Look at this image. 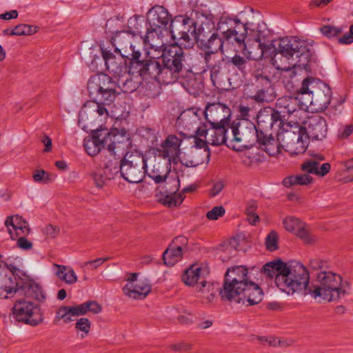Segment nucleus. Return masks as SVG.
<instances>
[{
    "label": "nucleus",
    "instance_id": "3",
    "mask_svg": "<svg viewBox=\"0 0 353 353\" xmlns=\"http://www.w3.org/2000/svg\"><path fill=\"white\" fill-rule=\"evenodd\" d=\"M277 41L278 54L273 59L277 70L288 71L296 68L307 70L312 46L297 37H283Z\"/></svg>",
    "mask_w": 353,
    "mask_h": 353
},
{
    "label": "nucleus",
    "instance_id": "25",
    "mask_svg": "<svg viewBox=\"0 0 353 353\" xmlns=\"http://www.w3.org/2000/svg\"><path fill=\"white\" fill-rule=\"evenodd\" d=\"M147 21L151 30L157 32V29L167 27L171 21V16L164 7L155 6L148 12Z\"/></svg>",
    "mask_w": 353,
    "mask_h": 353
},
{
    "label": "nucleus",
    "instance_id": "23",
    "mask_svg": "<svg viewBox=\"0 0 353 353\" xmlns=\"http://www.w3.org/2000/svg\"><path fill=\"white\" fill-rule=\"evenodd\" d=\"M210 274V268L205 263H196L188 268L182 275L183 282L188 286L196 287L199 281L205 280Z\"/></svg>",
    "mask_w": 353,
    "mask_h": 353
},
{
    "label": "nucleus",
    "instance_id": "40",
    "mask_svg": "<svg viewBox=\"0 0 353 353\" xmlns=\"http://www.w3.org/2000/svg\"><path fill=\"white\" fill-rule=\"evenodd\" d=\"M204 60L206 67L211 70L212 74H216L219 72L222 58L220 57L219 52L205 50Z\"/></svg>",
    "mask_w": 353,
    "mask_h": 353
},
{
    "label": "nucleus",
    "instance_id": "6",
    "mask_svg": "<svg viewBox=\"0 0 353 353\" xmlns=\"http://www.w3.org/2000/svg\"><path fill=\"white\" fill-rule=\"evenodd\" d=\"M332 92L330 86L319 79L306 78L298 92L302 106L312 105L316 110H324L331 102Z\"/></svg>",
    "mask_w": 353,
    "mask_h": 353
},
{
    "label": "nucleus",
    "instance_id": "13",
    "mask_svg": "<svg viewBox=\"0 0 353 353\" xmlns=\"http://www.w3.org/2000/svg\"><path fill=\"white\" fill-rule=\"evenodd\" d=\"M145 172L156 183L166 182L171 172V161L151 152L145 157Z\"/></svg>",
    "mask_w": 353,
    "mask_h": 353
},
{
    "label": "nucleus",
    "instance_id": "50",
    "mask_svg": "<svg viewBox=\"0 0 353 353\" xmlns=\"http://www.w3.org/2000/svg\"><path fill=\"white\" fill-rule=\"evenodd\" d=\"M38 31V28L28 24H19L16 26L10 32V35L23 36L31 35Z\"/></svg>",
    "mask_w": 353,
    "mask_h": 353
},
{
    "label": "nucleus",
    "instance_id": "31",
    "mask_svg": "<svg viewBox=\"0 0 353 353\" xmlns=\"http://www.w3.org/2000/svg\"><path fill=\"white\" fill-rule=\"evenodd\" d=\"M219 290V286L217 283H213L205 279L201 281L199 284L196 286V292L199 294V296L206 299L208 302H210L216 292Z\"/></svg>",
    "mask_w": 353,
    "mask_h": 353
},
{
    "label": "nucleus",
    "instance_id": "16",
    "mask_svg": "<svg viewBox=\"0 0 353 353\" xmlns=\"http://www.w3.org/2000/svg\"><path fill=\"white\" fill-rule=\"evenodd\" d=\"M210 152L203 139L196 137L194 144L187 151L184 152L179 160L187 167H196L210 161Z\"/></svg>",
    "mask_w": 353,
    "mask_h": 353
},
{
    "label": "nucleus",
    "instance_id": "9",
    "mask_svg": "<svg viewBox=\"0 0 353 353\" xmlns=\"http://www.w3.org/2000/svg\"><path fill=\"white\" fill-rule=\"evenodd\" d=\"M141 41L142 37L138 30L118 31L112 37V43L114 47L115 52L119 53L122 58L128 59L130 61L140 58Z\"/></svg>",
    "mask_w": 353,
    "mask_h": 353
},
{
    "label": "nucleus",
    "instance_id": "44",
    "mask_svg": "<svg viewBox=\"0 0 353 353\" xmlns=\"http://www.w3.org/2000/svg\"><path fill=\"white\" fill-rule=\"evenodd\" d=\"M269 31L265 24L261 21L254 28L253 30H249L247 36H250L254 40V41H265V39L268 35Z\"/></svg>",
    "mask_w": 353,
    "mask_h": 353
},
{
    "label": "nucleus",
    "instance_id": "64",
    "mask_svg": "<svg viewBox=\"0 0 353 353\" xmlns=\"http://www.w3.org/2000/svg\"><path fill=\"white\" fill-rule=\"evenodd\" d=\"M296 179L298 185H307L313 182V178L306 173L296 174Z\"/></svg>",
    "mask_w": 353,
    "mask_h": 353
},
{
    "label": "nucleus",
    "instance_id": "54",
    "mask_svg": "<svg viewBox=\"0 0 353 353\" xmlns=\"http://www.w3.org/2000/svg\"><path fill=\"white\" fill-rule=\"evenodd\" d=\"M11 280L6 276H0V298L8 299V294L12 292Z\"/></svg>",
    "mask_w": 353,
    "mask_h": 353
},
{
    "label": "nucleus",
    "instance_id": "2",
    "mask_svg": "<svg viewBox=\"0 0 353 353\" xmlns=\"http://www.w3.org/2000/svg\"><path fill=\"white\" fill-rule=\"evenodd\" d=\"M220 294L223 300L245 306L258 304L263 296L262 290L250 279L248 270L244 265H236L228 269Z\"/></svg>",
    "mask_w": 353,
    "mask_h": 353
},
{
    "label": "nucleus",
    "instance_id": "55",
    "mask_svg": "<svg viewBox=\"0 0 353 353\" xmlns=\"http://www.w3.org/2000/svg\"><path fill=\"white\" fill-rule=\"evenodd\" d=\"M91 327L90 321L85 317H81L78 319L75 323V328L82 332L81 336V338H85L90 332Z\"/></svg>",
    "mask_w": 353,
    "mask_h": 353
},
{
    "label": "nucleus",
    "instance_id": "38",
    "mask_svg": "<svg viewBox=\"0 0 353 353\" xmlns=\"http://www.w3.org/2000/svg\"><path fill=\"white\" fill-rule=\"evenodd\" d=\"M242 18L241 24L245 29V39L249 30H253L257 23L261 22L259 14H256L252 9L244 11L241 13Z\"/></svg>",
    "mask_w": 353,
    "mask_h": 353
},
{
    "label": "nucleus",
    "instance_id": "20",
    "mask_svg": "<svg viewBox=\"0 0 353 353\" xmlns=\"http://www.w3.org/2000/svg\"><path fill=\"white\" fill-rule=\"evenodd\" d=\"M284 228L289 232L299 237L304 244L315 243L318 237L313 234L305 223L297 217L288 216L283 219Z\"/></svg>",
    "mask_w": 353,
    "mask_h": 353
},
{
    "label": "nucleus",
    "instance_id": "39",
    "mask_svg": "<svg viewBox=\"0 0 353 353\" xmlns=\"http://www.w3.org/2000/svg\"><path fill=\"white\" fill-rule=\"evenodd\" d=\"M183 249L181 246L171 245L163 254L165 265L172 266L182 259Z\"/></svg>",
    "mask_w": 353,
    "mask_h": 353
},
{
    "label": "nucleus",
    "instance_id": "33",
    "mask_svg": "<svg viewBox=\"0 0 353 353\" xmlns=\"http://www.w3.org/2000/svg\"><path fill=\"white\" fill-rule=\"evenodd\" d=\"M298 102V96L296 98L289 96L279 98L276 101L277 114H283V117L292 114L296 111Z\"/></svg>",
    "mask_w": 353,
    "mask_h": 353
},
{
    "label": "nucleus",
    "instance_id": "57",
    "mask_svg": "<svg viewBox=\"0 0 353 353\" xmlns=\"http://www.w3.org/2000/svg\"><path fill=\"white\" fill-rule=\"evenodd\" d=\"M224 214L225 209L223 206H215L211 210L207 212L206 217L209 220L214 221L223 216Z\"/></svg>",
    "mask_w": 353,
    "mask_h": 353
},
{
    "label": "nucleus",
    "instance_id": "41",
    "mask_svg": "<svg viewBox=\"0 0 353 353\" xmlns=\"http://www.w3.org/2000/svg\"><path fill=\"white\" fill-rule=\"evenodd\" d=\"M74 316H79L75 305L72 306H62L57 310L54 321L56 323H58L62 320L65 323H68L74 321L72 318Z\"/></svg>",
    "mask_w": 353,
    "mask_h": 353
},
{
    "label": "nucleus",
    "instance_id": "21",
    "mask_svg": "<svg viewBox=\"0 0 353 353\" xmlns=\"http://www.w3.org/2000/svg\"><path fill=\"white\" fill-rule=\"evenodd\" d=\"M308 137L301 131H287L282 134L281 144L292 155H298L305 152L308 145Z\"/></svg>",
    "mask_w": 353,
    "mask_h": 353
},
{
    "label": "nucleus",
    "instance_id": "62",
    "mask_svg": "<svg viewBox=\"0 0 353 353\" xmlns=\"http://www.w3.org/2000/svg\"><path fill=\"white\" fill-rule=\"evenodd\" d=\"M17 246L23 250H30L33 247V243L24 236L19 237L17 241Z\"/></svg>",
    "mask_w": 353,
    "mask_h": 353
},
{
    "label": "nucleus",
    "instance_id": "60",
    "mask_svg": "<svg viewBox=\"0 0 353 353\" xmlns=\"http://www.w3.org/2000/svg\"><path fill=\"white\" fill-rule=\"evenodd\" d=\"M119 83V87H121L122 90L125 92H132L137 88V83L130 79H127L125 81H120Z\"/></svg>",
    "mask_w": 353,
    "mask_h": 353
},
{
    "label": "nucleus",
    "instance_id": "58",
    "mask_svg": "<svg viewBox=\"0 0 353 353\" xmlns=\"http://www.w3.org/2000/svg\"><path fill=\"white\" fill-rule=\"evenodd\" d=\"M321 32L327 37L331 38L339 34L341 32V28L332 26H324L321 28Z\"/></svg>",
    "mask_w": 353,
    "mask_h": 353
},
{
    "label": "nucleus",
    "instance_id": "10",
    "mask_svg": "<svg viewBox=\"0 0 353 353\" xmlns=\"http://www.w3.org/2000/svg\"><path fill=\"white\" fill-rule=\"evenodd\" d=\"M230 144L233 148H250L258 140V130L250 121L241 120L230 125Z\"/></svg>",
    "mask_w": 353,
    "mask_h": 353
},
{
    "label": "nucleus",
    "instance_id": "14",
    "mask_svg": "<svg viewBox=\"0 0 353 353\" xmlns=\"http://www.w3.org/2000/svg\"><path fill=\"white\" fill-rule=\"evenodd\" d=\"M148 58L144 60H140V58L133 59L130 63V70L132 73H137L141 77H151L159 82L163 83L162 71L163 67L157 55L149 51Z\"/></svg>",
    "mask_w": 353,
    "mask_h": 353
},
{
    "label": "nucleus",
    "instance_id": "48",
    "mask_svg": "<svg viewBox=\"0 0 353 353\" xmlns=\"http://www.w3.org/2000/svg\"><path fill=\"white\" fill-rule=\"evenodd\" d=\"M285 263L281 261H274L265 263L263 266V271L270 277L276 276V274L280 273L284 266Z\"/></svg>",
    "mask_w": 353,
    "mask_h": 353
},
{
    "label": "nucleus",
    "instance_id": "56",
    "mask_svg": "<svg viewBox=\"0 0 353 353\" xmlns=\"http://www.w3.org/2000/svg\"><path fill=\"white\" fill-rule=\"evenodd\" d=\"M32 179L35 183L41 184H47L53 180L50 173L43 170H35L32 174Z\"/></svg>",
    "mask_w": 353,
    "mask_h": 353
},
{
    "label": "nucleus",
    "instance_id": "11",
    "mask_svg": "<svg viewBox=\"0 0 353 353\" xmlns=\"http://www.w3.org/2000/svg\"><path fill=\"white\" fill-rule=\"evenodd\" d=\"M145 173V157L139 153H127L121 162L120 174L132 183L141 182Z\"/></svg>",
    "mask_w": 353,
    "mask_h": 353
},
{
    "label": "nucleus",
    "instance_id": "28",
    "mask_svg": "<svg viewBox=\"0 0 353 353\" xmlns=\"http://www.w3.org/2000/svg\"><path fill=\"white\" fill-rule=\"evenodd\" d=\"M258 128L261 133L272 129L279 119V115L273 109L267 108L259 112L256 115Z\"/></svg>",
    "mask_w": 353,
    "mask_h": 353
},
{
    "label": "nucleus",
    "instance_id": "42",
    "mask_svg": "<svg viewBox=\"0 0 353 353\" xmlns=\"http://www.w3.org/2000/svg\"><path fill=\"white\" fill-rule=\"evenodd\" d=\"M75 307L78 316H84L88 313L98 314L102 311L101 305L96 301H88L75 305Z\"/></svg>",
    "mask_w": 353,
    "mask_h": 353
},
{
    "label": "nucleus",
    "instance_id": "8",
    "mask_svg": "<svg viewBox=\"0 0 353 353\" xmlns=\"http://www.w3.org/2000/svg\"><path fill=\"white\" fill-rule=\"evenodd\" d=\"M310 281L307 268L297 261L285 263L280 273L276 274L275 283L288 294L306 290Z\"/></svg>",
    "mask_w": 353,
    "mask_h": 353
},
{
    "label": "nucleus",
    "instance_id": "18",
    "mask_svg": "<svg viewBox=\"0 0 353 353\" xmlns=\"http://www.w3.org/2000/svg\"><path fill=\"white\" fill-rule=\"evenodd\" d=\"M151 290L150 282L145 279L139 278L137 273L129 274L126 283L122 288L124 295L134 300L145 299Z\"/></svg>",
    "mask_w": 353,
    "mask_h": 353
},
{
    "label": "nucleus",
    "instance_id": "53",
    "mask_svg": "<svg viewBox=\"0 0 353 353\" xmlns=\"http://www.w3.org/2000/svg\"><path fill=\"white\" fill-rule=\"evenodd\" d=\"M279 234L275 230H272L267 235L265 241V248L268 251L274 252L279 248Z\"/></svg>",
    "mask_w": 353,
    "mask_h": 353
},
{
    "label": "nucleus",
    "instance_id": "4",
    "mask_svg": "<svg viewBox=\"0 0 353 353\" xmlns=\"http://www.w3.org/2000/svg\"><path fill=\"white\" fill-rule=\"evenodd\" d=\"M24 294L23 298H19L12 307V314L18 321L31 325H36L42 321V315L39 307L32 302L37 299L42 301L44 296L40 288L36 285L24 286L22 290H15L14 294L19 296Z\"/></svg>",
    "mask_w": 353,
    "mask_h": 353
},
{
    "label": "nucleus",
    "instance_id": "36",
    "mask_svg": "<svg viewBox=\"0 0 353 353\" xmlns=\"http://www.w3.org/2000/svg\"><path fill=\"white\" fill-rule=\"evenodd\" d=\"M145 41L150 46V51L154 50L153 54L160 57L161 54L168 50V47L165 46L161 39H160L156 32L148 30Z\"/></svg>",
    "mask_w": 353,
    "mask_h": 353
},
{
    "label": "nucleus",
    "instance_id": "43",
    "mask_svg": "<svg viewBox=\"0 0 353 353\" xmlns=\"http://www.w3.org/2000/svg\"><path fill=\"white\" fill-rule=\"evenodd\" d=\"M282 134L279 135L278 139L273 137H265L263 141V150L270 156H275L280 152Z\"/></svg>",
    "mask_w": 353,
    "mask_h": 353
},
{
    "label": "nucleus",
    "instance_id": "35",
    "mask_svg": "<svg viewBox=\"0 0 353 353\" xmlns=\"http://www.w3.org/2000/svg\"><path fill=\"white\" fill-rule=\"evenodd\" d=\"M186 22L183 19L182 22L172 23L170 25V34L172 38L174 41L180 43L181 45L183 42H188L190 41V37L188 31H186Z\"/></svg>",
    "mask_w": 353,
    "mask_h": 353
},
{
    "label": "nucleus",
    "instance_id": "29",
    "mask_svg": "<svg viewBox=\"0 0 353 353\" xmlns=\"http://www.w3.org/2000/svg\"><path fill=\"white\" fill-rule=\"evenodd\" d=\"M242 48L243 54L249 60L258 61L264 55L265 52L269 48L268 45L264 41H254V43L246 46L245 41L243 45H236Z\"/></svg>",
    "mask_w": 353,
    "mask_h": 353
},
{
    "label": "nucleus",
    "instance_id": "26",
    "mask_svg": "<svg viewBox=\"0 0 353 353\" xmlns=\"http://www.w3.org/2000/svg\"><path fill=\"white\" fill-rule=\"evenodd\" d=\"M305 130L308 139L322 140L326 137L327 124L325 119L320 116H314L306 122Z\"/></svg>",
    "mask_w": 353,
    "mask_h": 353
},
{
    "label": "nucleus",
    "instance_id": "49",
    "mask_svg": "<svg viewBox=\"0 0 353 353\" xmlns=\"http://www.w3.org/2000/svg\"><path fill=\"white\" fill-rule=\"evenodd\" d=\"M120 166L121 163L117 159L109 161L103 168V172L105 175V178H108L110 180L113 179L115 175L120 172Z\"/></svg>",
    "mask_w": 353,
    "mask_h": 353
},
{
    "label": "nucleus",
    "instance_id": "22",
    "mask_svg": "<svg viewBox=\"0 0 353 353\" xmlns=\"http://www.w3.org/2000/svg\"><path fill=\"white\" fill-rule=\"evenodd\" d=\"M181 141L176 135H169L159 147L152 148L150 152L175 162L179 158Z\"/></svg>",
    "mask_w": 353,
    "mask_h": 353
},
{
    "label": "nucleus",
    "instance_id": "34",
    "mask_svg": "<svg viewBox=\"0 0 353 353\" xmlns=\"http://www.w3.org/2000/svg\"><path fill=\"white\" fill-rule=\"evenodd\" d=\"M52 267L54 274L61 281L69 285L74 284L77 281V276L70 266L54 263Z\"/></svg>",
    "mask_w": 353,
    "mask_h": 353
},
{
    "label": "nucleus",
    "instance_id": "7",
    "mask_svg": "<svg viewBox=\"0 0 353 353\" xmlns=\"http://www.w3.org/2000/svg\"><path fill=\"white\" fill-rule=\"evenodd\" d=\"M162 58L163 83L174 82L183 68L192 71L196 67V60L189 54H185L178 46H168L165 52L160 56Z\"/></svg>",
    "mask_w": 353,
    "mask_h": 353
},
{
    "label": "nucleus",
    "instance_id": "32",
    "mask_svg": "<svg viewBox=\"0 0 353 353\" xmlns=\"http://www.w3.org/2000/svg\"><path fill=\"white\" fill-rule=\"evenodd\" d=\"M103 57L105 62L107 69L114 74L119 75L126 69V64L123 61V58L117 59L109 52H103Z\"/></svg>",
    "mask_w": 353,
    "mask_h": 353
},
{
    "label": "nucleus",
    "instance_id": "17",
    "mask_svg": "<svg viewBox=\"0 0 353 353\" xmlns=\"http://www.w3.org/2000/svg\"><path fill=\"white\" fill-rule=\"evenodd\" d=\"M196 137L203 139L205 145H219L223 143L230 144L229 124L211 125L208 128L205 126L196 128Z\"/></svg>",
    "mask_w": 353,
    "mask_h": 353
},
{
    "label": "nucleus",
    "instance_id": "46",
    "mask_svg": "<svg viewBox=\"0 0 353 353\" xmlns=\"http://www.w3.org/2000/svg\"><path fill=\"white\" fill-rule=\"evenodd\" d=\"M324 160V157L322 154H316L312 159H310L303 162L301 168L306 174H313L316 175L317 169L319 166V161Z\"/></svg>",
    "mask_w": 353,
    "mask_h": 353
},
{
    "label": "nucleus",
    "instance_id": "5",
    "mask_svg": "<svg viewBox=\"0 0 353 353\" xmlns=\"http://www.w3.org/2000/svg\"><path fill=\"white\" fill-rule=\"evenodd\" d=\"M350 292L349 284L343 281L342 277L331 271L317 273L315 284L308 292L319 301L327 302L339 300Z\"/></svg>",
    "mask_w": 353,
    "mask_h": 353
},
{
    "label": "nucleus",
    "instance_id": "27",
    "mask_svg": "<svg viewBox=\"0 0 353 353\" xmlns=\"http://www.w3.org/2000/svg\"><path fill=\"white\" fill-rule=\"evenodd\" d=\"M97 127L92 131L95 132L92 136L85 137L83 140V146L86 152L90 156L97 155L102 149L105 148L103 130H99Z\"/></svg>",
    "mask_w": 353,
    "mask_h": 353
},
{
    "label": "nucleus",
    "instance_id": "59",
    "mask_svg": "<svg viewBox=\"0 0 353 353\" xmlns=\"http://www.w3.org/2000/svg\"><path fill=\"white\" fill-rule=\"evenodd\" d=\"M353 132V124L341 125L338 130V137L341 139L347 138Z\"/></svg>",
    "mask_w": 353,
    "mask_h": 353
},
{
    "label": "nucleus",
    "instance_id": "51",
    "mask_svg": "<svg viewBox=\"0 0 353 353\" xmlns=\"http://www.w3.org/2000/svg\"><path fill=\"white\" fill-rule=\"evenodd\" d=\"M256 209L257 205L255 201H250L248 203L245 210L247 221L252 225H255L260 221L259 216L256 213Z\"/></svg>",
    "mask_w": 353,
    "mask_h": 353
},
{
    "label": "nucleus",
    "instance_id": "37",
    "mask_svg": "<svg viewBox=\"0 0 353 353\" xmlns=\"http://www.w3.org/2000/svg\"><path fill=\"white\" fill-rule=\"evenodd\" d=\"M199 117L193 109L183 111L177 119L179 125L185 129L190 130L194 128L199 123Z\"/></svg>",
    "mask_w": 353,
    "mask_h": 353
},
{
    "label": "nucleus",
    "instance_id": "63",
    "mask_svg": "<svg viewBox=\"0 0 353 353\" xmlns=\"http://www.w3.org/2000/svg\"><path fill=\"white\" fill-rule=\"evenodd\" d=\"M59 233V229L54 225H47L43 229V234L48 239H54L55 238Z\"/></svg>",
    "mask_w": 353,
    "mask_h": 353
},
{
    "label": "nucleus",
    "instance_id": "61",
    "mask_svg": "<svg viewBox=\"0 0 353 353\" xmlns=\"http://www.w3.org/2000/svg\"><path fill=\"white\" fill-rule=\"evenodd\" d=\"M94 183L97 187H103L107 181L110 180L108 178H105V175L103 172V170H99L94 172L93 175Z\"/></svg>",
    "mask_w": 353,
    "mask_h": 353
},
{
    "label": "nucleus",
    "instance_id": "45",
    "mask_svg": "<svg viewBox=\"0 0 353 353\" xmlns=\"http://www.w3.org/2000/svg\"><path fill=\"white\" fill-rule=\"evenodd\" d=\"M250 98L256 103H263L272 101L275 99V95L272 89L268 88L259 89L254 94L250 96Z\"/></svg>",
    "mask_w": 353,
    "mask_h": 353
},
{
    "label": "nucleus",
    "instance_id": "19",
    "mask_svg": "<svg viewBox=\"0 0 353 353\" xmlns=\"http://www.w3.org/2000/svg\"><path fill=\"white\" fill-rule=\"evenodd\" d=\"M105 148L113 155H123L130 145L128 135L124 130L112 129L103 130Z\"/></svg>",
    "mask_w": 353,
    "mask_h": 353
},
{
    "label": "nucleus",
    "instance_id": "24",
    "mask_svg": "<svg viewBox=\"0 0 353 353\" xmlns=\"http://www.w3.org/2000/svg\"><path fill=\"white\" fill-rule=\"evenodd\" d=\"M230 115V108L220 103L209 104L205 111V118L210 125L229 124Z\"/></svg>",
    "mask_w": 353,
    "mask_h": 353
},
{
    "label": "nucleus",
    "instance_id": "52",
    "mask_svg": "<svg viewBox=\"0 0 353 353\" xmlns=\"http://www.w3.org/2000/svg\"><path fill=\"white\" fill-rule=\"evenodd\" d=\"M184 196L181 192H174L168 194L163 199V203L168 207H175L179 205L183 201Z\"/></svg>",
    "mask_w": 353,
    "mask_h": 353
},
{
    "label": "nucleus",
    "instance_id": "15",
    "mask_svg": "<svg viewBox=\"0 0 353 353\" xmlns=\"http://www.w3.org/2000/svg\"><path fill=\"white\" fill-rule=\"evenodd\" d=\"M219 33L216 31L210 37H206L204 28L199 29L197 42L204 50L221 52V54L228 58V54H232L238 50L234 44H231L223 37H220Z\"/></svg>",
    "mask_w": 353,
    "mask_h": 353
},
{
    "label": "nucleus",
    "instance_id": "1",
    "mask_svg": "<svg viewBox=\"0 0 353 353\" xmlns=\"http://www.w3.org/2000/svg\"><path fill=\"white\" fill-rule=\"evenodd\" d=\"M116 84L107 74L92 77L88 82V90L93 101L86 102L79 114V125L85 132L93 131L101 126L110 116L109 108L119 92Z\"/></svg>",
    "mask_w": 353,
    "mask_h": 353
},
{
    "label": "nucleus",
    "instance_id": "12",
    "mask_svg": "<svg viewBox=\"0 0 353 353\" xmlns=\"http://www.w3.org/2000/svg\"><path fill=\"white\" fill-rule=\"evenodd\" d=\"M216 31L235 47L243 44L245 32L241 20L237 17L222 16L217 23Z\"/></svg>",
    "mask_w": 353,
    "mask_h": 353
},
{
    "label": "nucleus",
    "instance_id": "47",
    "mask_svg": "<svg viewBox=\"0 0 353 353\" xmlns=\"http://www.w3.org/2000/svg\"><path fill=\"white\" fill-rule=\"evenodd\" d=\"M230 54H228V58L223 56L222 59L225 61L228 65L236 68L241 71H243L247 65V58H244L239 54H234L233 57H230Z\"/></svg>",
    "mask_w": 353,
    "mask_h": 353
},
{
    "label": "nucleus",
    "instance_id": "30",
    "mask_svg": "<svg viewBox=\"0 0 353 353\" xmlns=\"http://www.w3.org/2000/svg\"><path fill=\"white\" fill-rule=\"evenodd\" d=\"M5 225L7 227L10 234H11L12 230L10 227L15 231L17 235H28L30 229L28 223L21 216L19 215H14L7 217Z\"/></svg>",
    "mask_w": 353,
    "mask_h": 353
}]
</instances>
